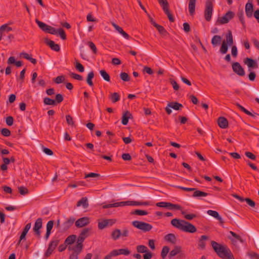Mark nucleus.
Returning a JSON list of instances; mask_svg holds the SVG:
<instances>
[{"mask_svg":"<svg viewBox=\"0 0 259 259\" xmlns=\"http://www.w3.org/2000/svg\"><path fill=\"white\" fill-rule=\"evenodd\" d=\"M170 223L174 227L185 232L193 233L197 231L195 226L185 220L174 219Z\"/></svg>","mask_w":259,"mask_h":259,"instance_id":"f257e3e1","label":"nucleus"},{"mask_svg":"<svg viewBox=\"0 0 259 259\" xmlns=\"http://www.w3.org/2000/svg\"><path fill=\"white\" fill-rule=\"evenodd\" d=\"M211 246L218 255L223 259H234L231 250L227 246L219 244L214 241L211 242Z\"/></svg>","mask_w":259,"mask_h":259,"instance_id":"f03ea898","label":"nucleus"},{"mask_svg":"<svg viewBox=\"0 0 259 259\" xmlns=\"http://www.w3.org/2000/svg\"><path fill=\"white\" fill-rule=\"evenodd\" d=\"M226 40H224L222 42V46L220 49V52L222 54H226L228 49V45H232L233 44V38L231 30H228L226 35Z\"/></svg>","mask_w":259,"mask_h":259,"instance_id":"7ed1b4c3","label":"nucleus"},{"mask_svg":"<svg viewBox=\"0 0 259 259\" xmlns=\"http://www.w3.org/2000/svg\"><path fill=\"white\" fill-rule=\"evenodd\" d=\"M132 224L133 226L144 232H148L152 229L151 225L144 222L135 221L132 222Z\"/></svg>","mask_w":259,"mask_h":259,"instance_id":"20e7f679","label":"nucleus"},{"mask_svg":"<svg viewBox=\"0 0 259 259\" xmlns=\"http://www.w3.org/2000/svg\"><path fill=\"white\" fill-rule=\"evenodd\" d=\"M213 11L212 3L208 1L206 3L205 9L204 10V17L205 20L209 22L210 21Z\"/></svg>","mask_w":259,"mask_h":259,"instance_id":"39448f33","label":"nucleus"},{"mask_svg":"<svg viewBox=\"0 0 259 259\" xmlns=\"http://www.w3.org/2000/svg\"><path fill=\"white\" fill-rule=\"evenodd\" d=\"M59 240L57 239H53L49 243L48 248L45 253V257H48L50 256L53 251L55 249L59 243Z\"/></svg>","mask_w":259,"mask_h":259,"instance_id":"423d86ee","label":"nucleus"},{"mask_svg":"<svg viewBox=\"0 0 259 259\" xmlns=\"http://www.w3.org/2000/svg\"><path fill=\"white\" fill-rule=\"evenodd\" d=\"M234 16V13L233 12L228 11L224 16L222 17H219L217 22L219 24H226L233 18Z\"/></svg>","mask_w":259,"mask_h":259,"instance_id":"0eeeda50","label":"nucleus"},{"mask_svg":"<svg viewBox=\"0 0 259 259\" xmlns=\"http://www.w3.org/2000/svg\"><path fill=\"white\" fill-rule=\"evenodd\" d=\"M244 63L247 66L249 71L258 68V64L256 61L250 58H246L244 61Z\"/></svg>","mask_w":259,"mask_h":259,"instance_id":"6e6552de","label":"nucleus"},{"mask_svg":"<svg viewBox=\"0 0 259 259\" xmlns=\"http://www.w3.org/2000/svg\"><path fill=\"white\" fill-rule=\"evenodd\" d=\"M42 220L41 218H38L35 223L34 226L33 228V231L36 236L39 238L40 236V229L42 227Z\"/></svg>","mask_w":259,"mask_h":259,"instance_id":"1a4fd4ad","label":"nucleus"},{"mask_svg":"<svg viewBox=\"0 0 259 259\" xmlns=\"http://www.w3.org/2000/svg\"><path fill=\"white\" fill-rule=\"evenodd\" d=\"M253 5L252 0H249L245 5V13L248 18H251L253 16Z\"/></svg>","mask_w":259,"mask_h":259,"instance_id":"9d476101","label":"nucleus"},{"mask_svg":"<svg viewBox=\"0 0 259 259\" xmlns=\"http://www.w3.org/2000/svg\"><path fill=\"white\" fill-rule=\"evenodd\" d=\"M90 223L89 219L88 217H83L78 219L75 222V226L78 228H81L88 225Z\"/></svg>","mask_w":259,"mask_h":259,"instance_id":"9b49d317","label":"nucleus"},{"mask_svg":"<svg viewBox=\"0 0 259 259\" xmlns=\"http://www.w3.org/2000/svg\"><path fill=\"white\" fill-rule=\"evenodd\" d=\"M45 43L49 46L52 50L58 52L60 50V46L58 44H56L53 40L49 39L48 38H45Z\"/></svg>","mask_w":259,"mask_h":259,"instance_id":"f8f14e48","label":"nucleus"},{"mask_svg":"<svg viewBox=\"0 0 259 259\" xmlns=\"http://www.w3.org/2000/svg\"><path fill=\"white\" fill-rule=\"evenodd\" d=\"M232 69L238 75L243 76V68L238 62H234L232 64Z\"/></svg>","mask_w":259,"mask_h":259,"instance_id":"ddd939ff","label":"nucleus"},{"mask_svg":"<svg viewBox=\"0 0 259 259\" xmlns=\"http://www.w3.org/2000/svg\"><path fill=\"white\" fill-rule=\"evenodd\" d=\"M230 233L234 238H233L230 237H229V238L231 240L232 243L234 245H237V242L238 241H240L241 243L243 242V239H242L240 236L237 235L235 232L231 231L230 232Z\"/></svg>","mask_w":259,"mask_h":259,"instance_id":"4468645a","label":"nucleus"},{"mask_svg":"<svg viewBox=\"0 0 259 259\" xmlns=\"http://www.w3.org/2000/svg\"><path fill=\"white\" fill-rule=\"evenodd\" d=\"M110 223V225L113 224L115 222L111 219L104 220L101 222L98 223V228L100 230H102L106 227L108 224Z\"/></svg>","mask_w":259,"mask_h":259,"instance_id":"2eb2a0df","label":"nucleus"},{"mask_svg":"<svg viewBox=\"0 0 259 259\" xmlns=\"http://www.w3.org/2000/svg\"><path fill=\"white\" fill-rule=\"evenodd\" d=\"M132 118H133L132 114L128 111L124 112L122 116V124L124 125H127L128 122V119Z\"/></svg>","mask_w":259,"mask_h":259,"instance_id":"dca6fc26","label":"nucleus"},{"mask_svg":"<svg viewBox=\"0 0 259 259\" xmlns=\"http://www.w3.org/2000/svg\"><path fill=\"white\" fill-rule=\"evenodd\" d=\"M112 25L114 27V28L119 33H120L125 38L128 39L130 37L129 35L125 32L122 28L119 26L118 25L116 24L115 23L112 22Z\"/></svg>","mask_w":259,"mask_h":259,"instance_id":"f3484780","label":"nucleus"},{"mask_svg":"<svg viewBox=\"0 0 259 259\" xmlns=\"http://www.w3.org/2000/svg\"><path fill=\"white\" fill-rule=\"evenodd\" d=\"M75 219L73 217H70L68 220H67L63 224V230L64 231L67 230L69 228L71 227V226L73 224Z\"/></svg>","mask_w":259,"mask_h":259,"instance_id":"a211bd4d","label":"nucleus"},{"mask_svg":"<svg viewBox=\"0 0 259 259\" xmlns=\"http://www.w3.org/2000/svg\"><path fill=\"white\" fill-rule=\"evenodd\" d=\"M218 123L219 126L222 128H226L228 126V121L224 117H220L218 119Z\"/></svg>","mask_w":259,"mask_h":259,"instance_id":"6ab92c4d","label":"nucleus"},{"mask_svg":"<svg viewBox=\"0 0 259 259\" xmlns=\"http://www.w3.org/2000/svg\"><path fill=\"white\" fill-rule=\"evenodd\" d=\"M196 0H189L188 9L190 15L193 16L195 12Z\"/></svg>","mask_w":259,"mask_h":259,"instance_id":"aec40b11","label":"nucleus"},{"mask_svg":"<svg viewBox=\"0 0 259 259\" xmlns=\"http://www.w3.org/2000/svg\"><path fill=\"white\" fill-rule=\"evenodd\" d=\"M89 202L87 197H82L80 200H79L76 204V206L79 207L82 206L83 208H87L89 207Z\"/></svg>","mask_w":259,"mask_h":259,"instance_id":"412c9836","label":"nucleus"},{"mask_svg":"<svg viewBox=\"0 0 259 259\" xmlns=\"http://www.w3.org/2000/svg\"><path fill=\"white\" fill-rule=\"evenodd\" d=\"M208 237L206 235H202L201 236L198 242V247L201 249H204L205 248V241L208 239Z\"/></svg>","mask_w":259,"mask_h":259,"instance_id":"4be33fe9","label":"nucleus"},{"mask_svg":"<svg viewBox=\"0 0 259 259\" xmlns=\"http://www.w3.org/2000/svg\"><path fill=\"white\" fill-rule=\"evenodd\" d=\"M83 248V244H81L80 243H77L76 244L73 246L71 247V246H69L68 249L73 250L74 252H76L78 253H80L82 251Z\"/></svg>","mask_w":259,"mask_h":259,"instance_id":"5701e85b","label":"nucleus"},{"mask_svg":"<svg viewBox=\"0 0 259 259\" xmlns=\"http://www.w3.org/2000/svg\"><path fill=\"white\" fill-rule=\"evenodd\" d=\"M207 213L209 215L214 217V218L219 220L221 223H224L222 218L220 217L219 213L217 211L212 210H208L207 211Z\"/></svg>","mask_w":259,"mask_h":259,"instance_id":"b1692460","label":"nucleus"},{"mask_svg":"<svg viewBox=\"0 0 259 259\" xmlns=\"http://www.w3.org/2000/svg\"><path fill=\"white\" fill-rule=\"evenodd\" d=\"M35 22L38 25L39 28L42 30L43 31L47 32L49 28V25H47L45 23L38 20V19H35Z\"/></svg>","mask_w":259,"mask_h":259,"instance_id":"393cba45","label":"nucleus"},{"mask_svg":"<svg viewBox=\"0 0 259 259\" xmlns=\"http://www.w3.org/2000/svg\"><path fill=\"white\" fill-rule=\"evenodd\" d=\"M181 247L179 246H175L174 248L170 251L168 255V257L171 258L172 257L176 255L177 254L180 253L181 251Z\"/></svg>","mask_w":259,"mask_h":259,"instance_id":"a878e982","label":"nucleus"},{"mask_svg":"<svg viewBox=\"0 0 259 259\" xmlns=\"http://www.w3.org/2000/svg\"><path fill=\"white\" fill-rule=\"evenodd\" d=\"M168 106L176 110H179L183 107L182 104L177 102H169Z\"/></svg>","mask_w":259,"mask_h":259,"instance_id":"bb28decb","label":"nucleus"},{"mask_svg":"<svg viewBox=\"0 0 259 259\" xmlns=\"http://www.w3.org/2000/svg\"><path fill=\"white\" fill-rule=\"evenodd\" d=\"M76 236L75 235H71L66 238L64 242L67 245H70L72 244L75 241Z\"/></svg>","mask_w":259,"mask_h":259,"instance_id":"cd10ccee","label":"nucleus"},{"mask_svg":"<svg viewBox=\"0 0 259 259\" xmlns=\"http://www.w3.org/2000/svg\"><path fill=\"white\" fill-rule=\"evenodd\" d=\"M121 232L120 230L116 229L112 232L111 236L114 240H116L119 238V237L121 236Z\"/></svg>","mask_w":259,"mask_h":259,"instance_id":"c85d7f7f","label":"nucleus"},{"mask_svg":"<svg viewBox=\"0 0 259 259\" xmlns=\"http://www.w3.org/2000/svg\"><path fill=\"white\" fill-rule=\"evenodd\" d=\"M164 238L165 240L168 242L171 243L172 244H175L176 242V238L174 234L169 233L165 236Z\"/></svg>","mask_w":259,"mask_h":259,"instance_id":"c756f323","label":"nucleus"},{"mask_svg":"<svg viewBox=\"0 0 259 259\" xmlns=\"http://www.w3.org/2000/svg\"><path fill=\"white\" fill-rule=\"evenodd\" d=\"M222 37L220 35H214L211 39V44L213 47H216L221 43Z\"/></svg>","mask_w":259,"mask_h":259,"instance_id":"7c9ffc66","label":"nucleus"},{"mask_svg":"<svg viewBox=\"0 0 259 259\" xmlns=\"http://www.w3.org/2000/svg\"><path fill=\"white\" fill-rule=\"evenodd\" d=\"M194 192L192 195V196L193 197H205L208 195V193L203 191H201L200 190H197L196 188L195 190H194Z\"/></svg>","mask_w":259,"mask_h":259,"instance_id":"2f4dec72","label":"nucleus"},{"mask_svg":"<svg viewBox=\"0 0 259 259\" xmlns=\"http://www.w3.org/2000/svg\"><path fill=\"white\" fill-rule=\"evenodd\" d=\"M94 73L93 71H91L87 76V82L90 86L92 87L94 85L92 81V79L94 78Z\"/></svg>","mask_w":259,"mask_h":259,"instance_id":"473e14b6","label":"nucleus"},{"mask_svg":"<svg viewBox=\"0 0 259 259\" xmlns=\"http://www.w3.org/2000/svg\"><path fill=\"white\" fill-rule=\"evenodd\" d=\"M44 103L47 105H56L55 100L52 99L49 97H45L44 99Z\"/></svg>","mask_w":259,"mask_h":259,"instance_id":"72a5a7b5","label":"nucleus"},{"mask_svg":"<svg viewBox=\"0 0 259 259\" xmlns=\"http://www.w3.org/2000/svg\"><path fill=\"white\" fill-rule=\"evenodd\" d=\"M155 27L156 28L159 33L161 35L165 36L167 34V32L165 29L161 25L157 24Z\"/></svg>","mask_w":259,"mask_h":259,"instance_id":"f704fd0d","label":"nucleus"},{"mask_svg":"<svg viewBox=\"0 0 259 259\" xmlns=\"http://www.w3.org/2000/svg\"><path fill=\"white\" fill-rule=\"evenodd\" d=\"M109 98L113 103H115L120 100L119 95L117 93L111 94Z\"/></svg>","mask_w":259,"mask_h":259,"instance_id":"c9c22d12","label":"nucleus"},{"mask_svg":"<svg viewBox=\"0 0 259 259\" xmlns=\"http://www.w3.org/2000/svg\"><path fill=\"white\" fill-rule=\"evenodd\" d=\"M100 73L102 77L105 81L108 82H109L110 81V76L105 70H100Z\"/></svg>","mask_w":259,"mask_h":259,"instance_id":"e433bc0d","label":"nucleus"},{"mask_svg":"<svg viewBox=\"0 0 259 259\" xmlns=\"http://www.w3.org/2000/svg\"><path fill=\"white\" fill-rule=\"evenodd\" d=\"M163 11L169 9V4L167 0H158Z\"/></svg>","mask_w":259,"mask_h":259,"instance_id":"4c0bfd02","label":"nucleus"},{"mask_svg":"<svg viewBox=\"0 0 259 259\" xmlns=\"http://www.w3.org/2000/svg\"><path fill=\"white\" fill-rule=\"evenodd\" d=\"M136 249L137 251L139 253H146L149 251L148 248L143 245H138L136 247Z\"/></svg>","mask_w":259,"mask_h":259,"instance_id":"58836bf2","label":"nucleus"},{"mask_svg":"<svg viewBox=\"0 0 259 259\" xmlns=\"http://www.w3.org/2000/svg\"><path fill=\"white\" fill-rule=\"evenodd\" d=\"M182 214L184 215V218L188 220H191L193 219L194 218H195L197 215L195 214H186V212L185 211H181Z\"/></svg>","mask_w":259,"mask_h":259,"instance_id":"ea45409f","label":"nucleus"},{"mask_svg":"<svg viewBox=\"0 0 259 259\" xmlns=\"http://www.w3.org/2000/svg\"><path fill=\"white\" fill-rule=\"evenodd\" d=\"M169 251V248L167 246H164L163 247L161 252V256L162 258H164L166 257Z\"/></svg>","mask_w":259,"mask_h":259,"instance_id":"a19ab883","label":"nucleus"},{"mask_svg":"<svg viewBox=\"0 0 259 259\" xmlns=\"http://www.w3.org/2000/svg\"><path fill=\"white\" fill-rule=\"evenodd\" d=\"M13 30L12 28L9 26L7 24H4L0 27V31L9 32Z\"/></svg>","mask_w":259,"mask_h":259,"instance_id":"79ce46f5","label":"nucleus"},{"mask_svg":"<svg viewBox=\"0 0 259 259\" xmlns=\"http://www.w3.org/2000/svg\"><path fill=\"white\" fill-rule=\"evenodd\" d=\"M90 230L91 229L90 228H84L81 231L79 235L84 237V238L85 239L87 237L89 236V232L90 231Z\"/></svg>","mask_w":259,"mask_h":259,"instance_id":"37998d69","label":"nucleus"},{"mask_svg":"<svg viewBox=\"0 0 259 259\" xmlns=\"http://www.w3.org/2000/svg\"><path fill=\"white\" fill-rule=\"evenodd\" d=\"M133 214L139 215H144L148 214V212L146 210L136 209L134 211L132 212Z\"/></svg>","mask_w":259,"mask_h":259,"instance_id":"c03bdc74","label":"nucleus"},{"mask_svg":"<svg viewBox=\"0 0 259 259\" xmlns=\"http://www.w3.org/2000/svg\"><path fill=\"white\" fill-rule=\"evenodd\" d=\"M120 78L124 81H128L130 80V77L127 73L121 72L120 74Z\"/></svg>","mask_w":259,"mask_h":259,"instance_id":"a18cd8bd","label":"nucleus"},{"mask_svg":"<svg viewBox=\"0 0 259 259\" xmlns=\"http://www.w3.org/2000/svg\"><path fill=\"white\" fill-rule=\"evenodd\" d=\"M57 34H58L63 40L66 39V35L63 29L60 28L58 29Z\"/></svg>","mask_w":259,"mask_h":259,"instance_id":"49530a36","label":"nucleus"},{"mask_svg":"<svg viewBox=\"0 0 259 259\" xmlns=\"http://www.w3.org/2000/svg\"><path fill=\"white\" fill-rule=\"evenodd\" d=\"M165 14L167 15L169 20L171 22H174L175 21V19L169 11V9H165V10L163 11Z\"/></svg>","mask_w":259,"mask_h":259,"instance_id":"de8ad7c7","label":"nucleus"},{"mask_svg":"<svg viewBox=\"0 0 259 259\" xmlns=\"http://www.w3.org/2000/svg\"><path fill=\"white\" fill-rule=\"evenodd\" d=\"M88 45L92 50L93 53L94 54H97V49L95 46V45L92 41H88L87 43Z\"/></svg>","mask_w":259,"mask_h":259,"instance_id":"09e8293b","label":"nucleus"},{"mask_svg":"<svg viewBox=\"0 0 259 259\" xmlns=\"http://www.w3.org/2000/svg\"><path fill=\"white\" fill-rule=\"evenodd\" d=\"M118 254H123L125 255H128L130 254L131 252L127 248H122L118 249Z\"/></svg>","mask_w":259,"mask_h":259,"instance_id":"8fccbe9b","label":"nucleus"},{"mask_svg":"<svg viewBox=\"0 0 259 259\" xmlns=\"http://www.w3.org/2000/svg\"><path fill=\"white\" fill-rule=\"evenodd\" d=\"M63 101V96L61 94H57L55 97V101L56 102V104H59L61 103Z\"/></svg>","mask_w":259,"mask_h":259,"instance_id":"3c124183","label":"nucleus"},{"mask_svg":"<svg viewBox=\"0 0 259 259\" xmlns=\"http://www.w3.org/2000/svg\"><path fill=\"white\" fill-rule=\"evenodd\" d=\"M244 201L251 207L254 208L255 206V202L249 198H244Z\"/></svg>","mask_w":259,"mask_h":259,"instance_id":"603ef678","label":"nucleus"},{"mask_svg":"<svg viewBox=\"0 0 259 259\" xmlns=\"http://www.w3.org/2000/svg\"><path fill=\"white\" fill-rule=\"evenodd\" d=\"M19 192L20 194L24 195L28 193V190L27 188L21 186L18 187Z\"/></svg>","mask_w":259,"mask_h":259,"instance_id":"864d4df0","label":"nucleus"},{"mask_svg":"<svg viewBox=\"0 0 259 259\" xmlns=\"http://www.w3.org/2000/svg\"><path fill=\"white\" fill-rule=\"evenodd\" d=\"M75 68L80 72H83L84 70L83 66L79 62H78L77 60L75 62Z\"/></svg>","mask_w":259,"mask_h":259,"instance_id":"5fc2aeb1","label":"nucleus"},{"mask_svg":"<svg viewBox=\"0 0 259 259\" xmlns=\"http://www.w3.org/2000/svg\"><path fill=\"white\" fill-rule=\"evenodd\" d=\"M170 209L181 210L182 207L179 204H172L169 202V207Z\"/></svg>","mask_w":259,"mask_h":259,"instance_id":"6e6d98bb","label":"nucleus"},{"mask_svg":"<svg viewBox=\"0 0 259 259\" xmlns=\"http://www.w3.org/2000/svg\"><path fill=\"white\" fill-rule=\"evenodd\" d=\"M70 75L72 78L76 80H82L83 79V77L81 75L75 73H71Z\"/></svg>","mask_w":259,"mask_h":259,"instance_id":"4d7b16f0","label":"nucleus"},{"mask_svg":"<svg viewBox=\"0 0 259 259\" xmlns=\"http://www.w3.org/2000/svg\"><path fill=\"white\" fill-rule=\"evenodd\" d=\"M170 80V82L171 83V84L172 85L174 89L176 91H178L179 90L180 87H179V84L177 83V82L174 79L170 78L169 79Z\"/></svg>","mask_w":259,"mask_h":259,"instance_id":"13d9d810","label":"nucleus"},{"mask_svg":"<svg viewBox=\"0 0 259 259\" xmlns=\"http://www.w3.org/2000/svg\"><path fill=\"white\" fill-rule=\"evenodd\" d=\"M169 202H158L156 204V205L158 207H169Z\"/></svg>","mask_w":259,"mask_h":259,"instance_id":"bf43d9fd","label":"nucleus"},{"mask_svg":"<svg viewBox=\"0 0 259 259\" xmlns=\"http://www.w3.org/2000/svg\"><path fill=\"white\" fill-rule=\"evenodd\" d=\"M256 76V75L255 72L250 71L248 75V77L250 81H253L255 79Z\"/></svg>","mask_w":259,"mask_h":259,"instance_id":"052dcab7","label":"nucleus"},{"mask_svg":"<svg viewBox=\"0 0 259 259\" xmlns=\"http://www.w3.org/2000/svg\"><path fill=\"white\" fill-rule=\"evenodd\" d=\"M65 79V77L63 75L57 76L54 80V81L57 84H59L62 82Z\"/></svg>","mask_w":259,"mask_h":259,"instance_id":"680f3d73","label":"nucleus"},{"mask_svg":"<svg viewBox=\"0 0 259 259\" xmlns=\"http://www.w3.org/2000/svg\"><path fill=\"white\" fill-rule=\"evenodd\" d=\"M2 134L5 137H9L11 135L10 131L6 128H4L1 131Z\"/></svg>","mask_w":259,"mask_h":259,"instance_id":"e2e57ef3","label":"nucleus"},{"mask_svg":"<svg viewBox=\"0 0 259 259\" xmlns=\"http://www.w3.org/2000/svg\"><path fill=\"white\" fill-rule=\"evenodd\" d=\"M66 119L67 123L69 125H71L72 126L74 125V123L73 120V118L70 115H66Z\"/></svg>","mask_w":259,"mask_h":259,"instance_id":"0e129e2a","label":"nucleus"},{"mask_svg":"<svg viewBox=\"0 0 259 259\" xmlns=\"http://www.w3.org/2000/svg\"><path fill=\"white\" fill-rule=\"evenodd\" d=\"M6 123L9 126L13 125L14 122V118L12 116H9L6 118Z\"/></svg>","mask_w":259,"mask_h":259,"instance_id":"69168bd1","label":"nucleus"},{"mask_svg":"<svg viewBox=\"0 0 259 259\" xmlns=\"http://www.w3.org/2000/svg\"><path fill=\"white\" fill-rule=\"evenodd\" d=\"M143 72H146L149 75H152L153 73L152 69L148 66H144L143 69Z\"/></svg>","mask_w":259,"mask_h":259,"instance_id":"338daca9","label":"nucleus"},{"mask_svg":"<svg viewBox=\"0 0 259 259\" xmlns=\"http://www.w3.org/2000/svg\"><path fill=\"white\" fill-rule=\"evenodd\" d=\"M54 222L53 220L49 221L47 224V231L51 232L53 227Z\"/></svg>","mask_w":259,"mask_h":259,"instance_id":"774afa93","label":"nucleus"}]
</instances>
